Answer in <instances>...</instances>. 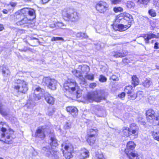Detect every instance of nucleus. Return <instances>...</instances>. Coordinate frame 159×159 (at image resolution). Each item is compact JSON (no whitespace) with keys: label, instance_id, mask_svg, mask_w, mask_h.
I'll use <instances>...</instances> for the list:
<instances>
[{"label":"nucleus","instance_id":"obj_28","mask_svg":"<svg viewBox=\"0 0 159 159\" xmlns=\"http://www.w3.org/2000/svg\"><path fill=\"white\" fill-rule=\"evenodd\" d=\"M152 82L150 79H146L142 82V84L147 88H148L152 84Z\"/></svg>","mask_w":159,"mask_h":159},{"label":"nucleus","instance_id":"obj_2","mask_svg":"<svg viewBox=\"0 0 159 159\" xmlns=\"http://www.w3.org/2000/svg\"><path fill=\"white\" fill-rule=\"evenodd\" d=\"M2 125L0 131V141L8 144L12 143L16 137L14 131L11 129L7 130L8 126L6 124L4 123Z\"/></svg>","mask_w":159,"mask_h":159},{"label":"nucleus","instance_id":"obj_46","mask_svg":"<svg viewBox=\"0 0 159 159\" xmlns=\"http://www.w3.org/2000/svg\"><path fill=\"white\" fill-rule=\"evenodd\" d=\"M28 13L30 16H34L35 15V11L33 9H29Z\"/></svg>","mask_w":159,"mask_h":159},{"label":"nucleus","instance_id":"obj_62","mask_svg":"<svg viewBox=\"0 0 159 159\" xmlns=\"http://www.w3.org/2000/svg\"><path fill=\"white\" fill-rule=\"evenodd\" d=\"M0 159H3L2 158H0Z\"/></svg>","mask_w":159,"mask_h":159},{"label":"nucleus","instance_id":"obj_33","mask_svg":"<svg viewBox=\"0 0 159 159\" xmlns=\"http://www.w3.org/2000/svg\"><path fill=\"white\" fill-rule=\"evenodd\" d=\"M132 87L131 86L129 85L126 86L124 89L125 92L129 94L132 92Z\"/></svg>","mask_w":159,"mask_h":159},{"label":"nucleus","instance_id":"obj_36","mask_svg":"<svg viewBox=\"0 0 159 159\" xmlns=\"http://www.w3.org/2000/svg\"><path fill=\"white\" fill-rule=\"evenodd\" d=\"M127 6L129 9L133 8L135 6V4L131 1H128L127 3Z\"/></svg>","mask_w":159,"mask_h":159},{"label":"nucleus","instance_id":"obj_23","mask_svg":"<svg viewBox=\"0 0 159 159\" xmlns=\"http://www.w3.org/2000/svg\"><path fill=\"white\" fill-rule=\"evenodd\" d=\"M121 134L124 136L129 137L132 136L129 128L127 127H124L121 131Z\"/></svg>","mask_w":159,"mask_h":159},{"label":"nucleus","instance_id":"obj_59","mask_svg":"<svg viewBox=\"0 0 159 159\" xmlns=\"http://www.w3.org/2000/svg\"><path fill=\"white\" fill-rule=\"evenodd\" d=\"M125 60H126V59H124L123 60V61L124 62H128V61H125Z\"/></svg>","mask_w":159,"mask_h":159},{"label":"nucleus","instance_id":"obj_11","mask_svg":"<svg viewBox=\"0 0 159 159\" xmlns=\"http://www.w3.org/2000/svg\"><path fill=\"white\" fill-rule=\"evenodd\" d=\"M43 82L51 90H54L56 89L57 82L54 79H51L49 77H44L43 80Z\"/></svg>","mask_w":159,"mask_h":159},{"label":"nucleus","instance_id":"obj_31","mask_svg":"<svg viewBox=\"0 0 159 159\" xmlns=\"http://www.w3.org/2000/svg\"><path fill=\"white\" fill-rule=\"evenodd\" d=\"M28 21L27 18L26 17H24L20 21L16 22V24L18 25H22L25 24L27 23Z\"/></svg>","mask_w":159,"mask_h":159},{"label":"nucleus","instance_id":"obj_53","mask_svg":"<svg viewBox=\"0 0 159 159\" xmlns=\"http://www.w3.org/2000/svg\"><path fill=\"white\" fill-rule=\"evenodd\" d=\"M111 78L113 80L116 81L117 80V78H116V76L115 75H112Z\"/></svg>","mask_w":159,"mask_h":159},{"label":"nucleus","instance_id":"obj_16","mask_svg":"<svg viewBox=\"0 0 159 159\" xmlns=\"http://www.w3.org/2000/svg\"><path fill=\"white\" fill-rule=\"evenodd\" d=\"M129 128L132 136H134V138H137L139 133V127L136 124L132 123L130 125Z\"/></svg>","mask_w":159,"mask_h":159},{"label":"nucleus","instance_id":"obj_48","mask_svg":"<svg viewBox=\"0 0 159 159\" xmlns=\"http://www.w3.org/2000/svg\"><path fill=\"white\" fill-rule=\"evenodd\" d=\"M125 93L124 92H122L121 93L119 94L118 97L120 98L123 99L125 96Z\"/></svg>","mask_w":159,"mask_h":159},{"label":"nucleus","instance_id":"obj_42","mask_svg":"<svg viewBox=\"0 0 159 159\" xmlns=\"http://www.w3.org/2000/svg\"><path fill=\"white\" fill-rule=\"evenodd\" d=\"M113 10L116 13L122 11L123 10V8L120 7H115L113 9Z\"/></svg>","mask_w":159,"mask_h":159},{"label":"nucleus","instance_id":"obj_26","mask_svg":"<svg viewBox=\"0 0 159 159\" xmlns=\"http://www.w3.org/2000/svg\"><path fill=\"white\" fill-rule=\"evenodd\" d=\"M97 136H88L87 141L90 145H93L95 143L96 138Z\"/></svg>","mask_w":159,"mask_h":159},{"label":"nucleus","instance_id":"obj_24","mask_svg":"<svg viewBox=\"0 0 159 159\" xmlns=\"http://www.w3.org/2000/svg\"><path fill=\"white\" fill-rule=\"evenodd\" d=\"M98 134V130L96 128L90 129H88L87 131V136H97Z\"/></svg>","mask_w":159,"mask_h":159},{"label":"nucleus","instance_id":"obj_40","mask_svg":"<svg viewBox=\"0 0 159 159\" xmlns=\"http://www.w3.org/2000/svg\"><path fill=\"white\" fill-rule=\"evenodd\" d=\"M107 79L104 76L101 75L99 76V81L101 82H104L107 81Z\"/></svg>","mask_w":159,"mask_h":159},{"label":"nucleus","instance_id":"obj_22","mask_svg":"<svg viewBox=\"0 0 159 159\" xmlns=\"http://www.w3.org/2000/svg\"><path fill=\"white\" fill-rule=\"evenodd\" d=\"M66 111L70 113L74 116H76L78 113V109L74 107H66Z\"/></svg>","mask_w":159,"mask_h":159},{"label":"nucleus","instance_id":"obj_6","mask_svg":"<svg viewBox=\"0 0 159 159\" xmlns=\"http://www.w3.org/2000/svg\"><path fill=\"white\" fill-rule=\"evenodd\" d=\"M62 14L64 18L67 20L72 22L77 21L79 19V17L77 12L74 11L72 9H69L64 10Z\"/></svg>","mask_w":159,"mask_h":159},{"label":"nucleus","instance_id":"obj_47","mask_svg":"<svg viewBox=\"0 0 159 159\" xmlns=\"http://www.w3.org/2000/svg\"><path fill=\"white\" fill-rule=\"evenodd\" d=\"M148 13L150 15L153 17H154L156 16V13L155 11L152 10H149Z\"/></svg>","mask_w":159,"mask_h":159},{"label":"nucleus","instance_id":"obj_50","mask_svg":"<svg viewBox=\"0 0 159 159\" xmlns=\"http://www.w3.org/2000/svg\"><path fill=\"white\" fill-rule=\"evenodd\" d=\"M16 3L12 2L10 3V4L8 5V7H13L16 6Z\"/></svg>","mask_w":159,"mask_h":159},{"label":"nucleus","instance_id":"obj_25","mask_svg":"<svg viewBox=\"0 0 159 159\" xmlns=\"http://www.w3.org/2000/svg\"><path fill=\"white\" fill-rule=\"evenodd\" d=\"M127 54V52H126L124 51L122 52H114L112 53L111 55L117 58L124 57Z\"/></svg>","mask_w":159,"mask_h":159},{"label":"nucleus","instance_id":"obj_27","mask_svg":"<svg viewBox=\"0 0 159 159\" xmlns=\"http://www.w3.org/2000/svg\"><path fill=\"white\" fill-rule=\"evenodd\" d=\"M49 143L52 146L56 147L58 145L57 140L54 135L51 137Z\"/></svg>","mask_w":159,"mask_h":159},{"label":"nucleus","instance_id":"obj_17","mask_svg":"<svg viewBox=\"0 0 159 159\" xmlns=\"http://www.w3.org/2000/svg\"><path fill=\"white\" fill-rule=\"evenodd\" d=\"M133 22L128 21L126 24H118L117 26V30H116L115 27H114L113 28L114 29L116 30H118L120 31H123L130 28Z\"/></svg>","mask_w":159,"mask_h":159},{"label":"nucleus","instance_id":"obj_1","mask_svg":"<svg viewBox=\"0 0 159 159\" xmlns=\"http://www.w3.org/2000/svg\"><path fill=\"white\" fill-rule=\"evenodd\" d=\"M34 93L31 94L30 96L26 106L27 107L31 108L35 105V101H37L41 99L44 95L46 102L51 105L54 104L55 102L54 98L48 93H45L44 90L40 87L35 86L33 87Z\"/></svg>","mask_w":159,"mask_h":159},{"label":"nucleus","instance_id":"obj_20","mask_svg":"<svg viewBox=\"0 0 159 159\" xmlns=\"http://www.w3.org/2000/svg\"><path fill=\"white\" fill-rule=\"evenodd\" d=\"M2 72L4 80L9 79L10 75V72L5 66H3L1 67Z\"/></svg>","mask_w":159,"mask_h":159},{"label":"nucleus","instance_id":"obj_7","mask_svg":"<svg viewBox=\"0 0 159 159\" xmlns=\"http://www.w3.org/2000/svg\"><path fill=\"white\" fill-rule=\"evenodd\" d=\"M135 147V144L132 141L129 142L127 144V148L125 150V152L128 156L129 159H139L138 153L132 152Z\"/></svg>","mask_w":159,"mask_h":159},{"label":"nucleus","instance_id":"obj_8","mask_svg":"<svg viewBox=\"0 0 159 159\" xmlns=\"http://www.w3.org/2000/svg\"><path fill=\"white\" fill-rule=\"evenodd\" d=\"M84 98L86 102H91L93 101L99 102L104 99V98L99 96L97 91L88 93L84 97Z\"/></svg>","mask_w":159,"mask_h":159},{"label":"nucleus","instance_id":"obj_54","mask_svg":"<svg viewBox=\"0 0 159 159\" xmlns=\"http://www.w3.org/2000/svg\"><path fill=\"white\" fill-rule=\"evenodd\" d=\"M88 36L86 34V33H83L82 37V38L87 39L88 38Z\"/></svg>","mask_w":159,"mask_h":159},{"label":"nucleus","instance_id":"obj_51","mask_svg":"<svg viewBox=\"0 0 159 159\" xmlns=\"http://www.w3.org/2000/svg\"><path fill=\"white\" fill-rule=\"evenodd\" d=\"M83 33L81 32L77 33L76 36L78 38H82V37Z\"/></svg>","mask_w":159,"mask_h":159},{"label":"nucleus","instance_id":"obj_13","mask_svg":"<svg viewBox=\"0 0 159 159\" xmlns=\"http://www.w3.org/2000/svg\"><path fill=\"white\" fill-rule=\"evenodd\" d=\"M146 114L147 120L149 121L154 120H159V113L157 112H155L152 109H149L147 111Z\"/></svg>","mask_w":159,"mask_h":159},{"label":"nucleus","instance_id":"obj_15","mask_svg":"<svg viewBox=\"0 0 159 159\" xmlns=\"http://www.w3.org/2000/svg\"><path fill=\"white\" fill-rule=\"evenodd\" d=\"M41 152L46 156L49 157H55L57 153V152L53 150L52 148L50 149L48 147H43Z\"/></svg>","mask_w":159,"mask_h":159},{"label":"nucleus","instance_id":"obj_18","mask_svg":"<svg viewBox=\"0 0 159 159\" xmlns=\"http://www.w3.org/2000/svg\"><path fill=\"white\" fill-rule=\"evenodd\" d=\"M144 39L146 43H149V40L150 39L153 38H159V33L157 35L152 33H148L143 34L142 36Z\"/></svg>","mask_w":159,"mask_h":159},{"label":"nucleus","instance_id":"obj_35","mask_svg":"<svg viewBox=\"0 0 159 159\" xmlns=\"http://www.w3.org/2000/svg\"><path fill=\"white\" fill-rule=\"evenodd\" d=\"M152 135L155 140L159 141V131L157 132H153L152 133Z\"/></svg>","mask_w":159,"mask_h":159},{"label":"nucleus","instance_id":"obj_43","mask_svg":"<svg viewBox=\"0 0 159 159\" xmlns=\"http://www.w3.org/2000/svg\"><path fill=\"white\" fill-rule=\"evenodd\" d=\"M85 77L89 80H93L94 79V75L93 74H89L86 75Z\"/></svg>","mask_w":159,"mask_h":159},{"label":"nucleus","instance_id":"obj_45","mask_svg":"<svg viewBox=\"0 0 159 159\" xmlns=\"http://www.w3.org/2000/svg\"><path fill=\"white\" fill-rule=\"evenodd\" d=\"M111 3L113 4H120L122 2V0H110Z\"/></svg>","mask_w":159,"mask_h":159},{"label":"nucleus","instance_id":"obj_61","mask_svg":"<svg viewBox=\"0 0 159 159\" xmlns=\"http://www.w3.org/2000/svg\"><path fill=\"white\" fill-rule=\"evenodd\" d=\"M159 120V121L158 122V125L159 126V120Z\"/></svg>","mask_w":159,"mask_h":159},{"label":"nucleus","instance_id":"obj_34","mask_svg":"<svg viewBox=\"0 0 159 159\" xmlns=\"http://www.w3.org/2000/svg\"><path fill=\"white\" fill-rule=\"evenodd\" d=\"M29 11V8H24L20 10L19 11H18L23 16H24V15L28 13Z\"/></svg>","mask_w":159,"mask_h":159},{"label":"nucleus","instance_id":"obj_5","mask_svg":"<svg viewBox=\"0 0 159 159\" xmlns=\"http://www.w3.org/2000/svg\"><path fill=\"white\" fill-rule=\"evenodd\" d=\"M63 87L66 90L70 93L76 91L77 94V96H79L78 94L79 87L74 80L72 79H68L65 82Z\"/></svg>","mask_w":159,"mask_h":159},{"label":"nucleus","instance_id":"obj_39","mask_svg":"<svg viewBox=\"0 0 159 159\" xmlns=\"http://www.w3.org/2000/svg\"><path fill=\"white\" fill-rule=\"evenodd\" d=\"M155 100V98L154 96H151L148 98V101L150 104L154 103Z\"/></svg>","mask_w":159,"mask_h":159},{"label":"nucleus","instance_id":"obj_55","mask_svg":"<svg viewBox=\"0 0 159 159\" xmlns=\"http://www.w3.org/2000/svg\"><path fill=\"white\" fill-rule=\"evenodd\" d=\"M158 43L156 42L155 43L154 48L155 49L158 48L159 47H158Z\"/></svg>","mask_w":159,"mask_h":159},{"label":"nucleus","instance_id":"obj_57","mask_svg":"<svg viewBox=\"0 0 159 159\" xmlns=\"http://www.w3.org/2000/svg\"><path fill=\"white\" fill-rule=\"evenodd\" d=\"M4 29V27L3 25L2 24H0V31Z\"/></svg>","mask_w":159,"mask_h":159},{"label":"nucleus","instance_id":"obj_44","mask_svg":"<svg viewBox=\"0 0 159 159\" xmlns=\"http://www.w3.org/2000/svg\"><path fill=\"white\" fill-rule=\"evenodd\" d=\"M54 112V110L52 108H49L47 114L49 116H51Z\"/></svg>","mask_w":159,"mask_h":159},{"label":"nucleus","instance_id":"obj_14","mask_svg":"<svg viewBox=\"0 0 159 159\" xmlns=\"http://www.w3.org/2000/svg\"><path fill=\"white\" fill-rule=\"evenodd\" d=\"M49 131V129L47 127L43 126L39 127L36 131L35 136L36 137L43 139L45 137V135L48 133Z\"/></svg>","mask_w":159,"mask_h":159},{"label":"nucleus","instance_id":"obj_58","mask_svg":"<svg viewBox=\"0 0 159 159\" xmlns=\"http://www.w3.org/2000/svg\"><path fill=\"white\" fill-rule=\"evenodd\" d=\"M2 12H3L4 13V14H7L8 12V11L6 10V9H4L3 11H2Z\"/></svg>","mask_w":159,"mask_h":159},{"label":"nucleus","instance_id":"obj_41","mask_svg":"<svg viewBox=\"0 0 159 159\" xmlns=\"http://www.w3.org/2000/svg\"><path fill=\"white\" fill-rule=\"evenodd\" d=\"M23 17V16L18 11L14 15V17H15L17 19L21 18V17Z\"/></svg>","mask_w":159,"mask_h":159},{"label":"nucleus","instance_id":"obj_56","mask_svg":"<svg viewBox=\"0 0 159 159\" xmlns=\"http://www.w3.org/2000/svg\"><path fill=\"white\" fill-rule=\"evenodd\" d=\"M50 0H42L43 4H45L48 2Z\"/></svg>","mask_w":159,"mask_h":159},{"label":"nucleus","instance_id":"obj_30","mask_svg":"<svg viewBox=\"0 0 159 159\" xmlns=\"http://www.w3.org/2000/svg\"><path fill=\"white\" fill-rule=\"evenodd\" d=\"M94 159H106L103 157L102 153L100 151H98L96 152Z\"/></svg>","mask_w":159,"mask_h":159},{"label":"nucleus","instance_id":"obj_3","mask_svg":"<svg viewBox=\"0 0 159 159\" xmlns=\"http://www.w3.org/2000/svg\"><path fill=\"white\" fill-rule=\"evenodd\" d=\"M14 83V89L18 93L25 94L28 90V83L24 80L16 79Z\"/></svg>","mask_w":159,"mask_h":159},{"label":"nucleus","instance_id":"obj_19","mask_svg":"<svg viewBox=\"0 0 159 159\" xmlns=\"http://www.w3.org/2000/svg\"><path fill=\"white\" fill-rule=\"evenodd\" d=\"M143 97L142 95L141 92H138L137 93H133V92L128 94V98L130 100H134L136 98L138 99V100H139Z\"/></svg>","mask_w":159,"mask_h":159},{"label":"nucleus","instance_id":"obj_37","mask_svg":"<svg viewBox=\"0 0 159 159\" xmlns=\"http://www.w3.org/2000/svg\"><path fill=\"white\" fill-rule=\"evenodd\" d=\"M57 26L61 29H64V28L63 27L64 26V25L62 22H58L56 23V25L55 24H54L53 25V26H52V27L53 28L56 27Z\"/></svg>","mask_w":159,"mask_h":159},{"label":"nucleus","instance_id":"obj_21","mask_svg":"<svg viewBox=\"0 0 159 159\" xmlns=\"http://www.w3.org/2000/svg\"><path fill=\"white\" fill-rule=\"evenodd\" d=\"M89 152L88 150L84 148L80 150L79 157L80 159H85L89 157Z\"/></svg>","mask_w":159,"mask_h":159},{"label":"nucleus","instance_id":"obj_38","mask_svg":"<svg viewBox=\"0 0 159 159\" xmlns=\"http://www.w3.org/2000/svg\"><path fill=\"white\" fill-rule=\"evenodd\" d=\"M64 41L63 38L61 37H54L51 39L52 41Z\"/></svg>","mask_w":159,"mask_h":159},{"label":"nucleus","instance_id":"obj_12","mask_svg":"<svg viewBox=\"0 0 159 159\" xmlns=\"http://www.w3.org/2000/svg\"><path fill=\"white\" fill-rule=\"evenodd\" d=\"M108 7V5L106 2L101 1L96 4L95 8L99 12L103 13L107 10Z\"/></svg>","mask_w":159,"mask_h":159},{"label":"nucleus","instance_id":"obj_29","mask_svg":"<svg viewBox=\"0 0 159 159\" xmlns=\"http://www.w3.org/2000/svg\"><path fill=\"white\" fill-rule=\"evenodd\" d=\"M132 84L134 87L137 85L139 84V80L136 75H133L132 77Z\"/></svg>","mask_w":159,"mask_h":159},{"label":"nucleus","instance_id":"obj_52","mask_svg":"<svg viewBox=\"0 0 159 159\" xmlns=\"http://www.w3.org/2000/svg\"><path fill=\"white\" fill-rule=\"evenodd\" d=\"M96 86V84L95 83H92L90 84L89 87L91 88H93Z\"/></svg>","mask_w":159,"mask_h":159},{"label":"nucleus","instance_id":"obj_60","mask_svg":"<svg viewBox=\"0 0 159 159\" xmlns=\"http://www.w3.org/2000/svg\"><path fill=\"white\" fill-rule=\"evenodd\" d=\"M36 39V40H37V42H38V39H36V38H33V39Z\"/></svg>","mask_w":159,"mask_h":159},{"label":"nucleus","instance_id":"obj_49","mask_svg":"<svg viewBox=\"0 0 159 159\" xmlns=\"http://www.w3.org/2000/svg\"><path fill=\"white\" fill-rule=\"evenodd\" d=\"M38 154L37 152L35 150H34L31 152V157L32 158L34 157L37 156Z\"/></svg>","mask_w":159,"mask_h":159},{"label":"nucleus","instance_id":"obj_32","mask_svg":"<svg viewBox=\"0 0 159 159\" xmlns=\"http://www.w3.org/2000/svg\"><path fill=\"white\" fill-rule=\"evenodd\" d=\"M150 0H138V3L141 7L145 6L149 2Z\"/></svg>","mask_w":159,"mask_h":159},{"label":"nucleus","instance_id":"obj_9","mask_svg":"<svg viewBox=\"0 0 159 159\" xmlns=\"http://www.w3.org/2000/svg\"><path fill=\"white\" fill-rule=\"evenodd\" d=\"M132 16L128 13L124 12L118 15L116 17L115 21L116 22L126 24L127 22H133Z\"/></svg>","mask_w":159,"mask_h":159},{"label":"nucleus","instance_id":"obj_10","mask_svg":"<svg viewBox=\"0 0 159 159\" xmlns=\"http://www.w3.org/2000/svg\"><path fill=\"white\" fill-rule=\"evenodd\" d=\"M62 147L64 157L66 159H70L73 157L71 154L73 150V146L71 144L65 145L62 144Z\"/></svg>","mask_w":159,"mask_h":159},{"label":"nucleus","instance_id":"obj_4","mask_svg":"<svg viewBox=\"0 0 159 159\" xmlns=\"http://www.w3.org/2000/svg\"><path fill=\"white\" fill-rule=\"evenodd\" d=\"M78 69V70H73L72 73L76 77L82 80L84 79L83 75H87L90 70L89 67L86 65L79 66Z\"/></svg>","mask_w":159,"mask_h":159}]
</instances>
